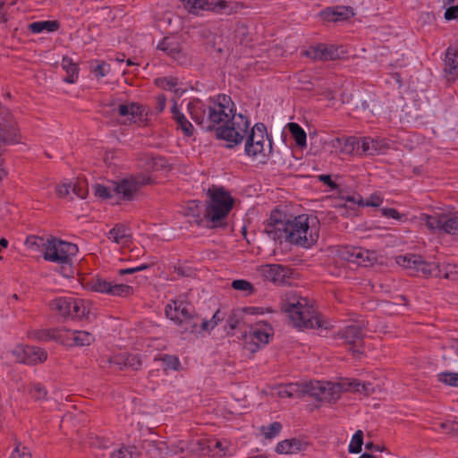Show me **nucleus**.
Instances as JSON below:
<instances>
[{
    "label": "nucleus",
    "mask_w": 458,
    "mask_h": 458,
    "mask_svg": "<svg viewBox=\"0 0 458 458\" xmlns=\"http://www.w3.org/2000/svg\"><path fill=\"white\" fill-rule=\"evenodd\" d=\"M250 125L249 118L242 113L237 114L234 106L227 120L219 126L216 137L226 141L227 148L239 146L245 139L246 156L253 159L267 157L272 152V140L266 126L258 123L249 131Z\"/></svg>",
    "instance_id": "1"
},
{
    "label": "nucleus",
    "mask_w": 458,
    "mask_h": 458,
    "mask_svg": "<svg viewBox=\"0 0 458 458\" xmlns=\"http://www.w3.org/2000/svg\"><path fill=\"white\" fill-rule=\"evenodd\" d=\"M285 215L275 210L271 213L264 232L274 241L286 242L291 244L310 248L318 239V233L314 218L308 215H300L284 219Z\"/></svg>",
    "instance_id": "2"
},
{
    "label": "nucleus",
    "mask_w": 458,
    "mask_h": 458,
    "mask_svg": "<svg viewBox=\"0 0 458 458\" xmlns=\"http://www.w3.org/2000/svg\"><path fill=\"white\" fill-rule=\"evenodd\" d=\"M234 103L231 98L219 94L209 98L206 102L193 98L187 104V110L191 119L204 131L216 134L219 126L227 120L233 111Z\"/></svg>",
    "instance_id": "3"
},
{
    "label": "nucleus",
    "mask_w": 458,
    "mask_h": 458,
    "mask_svg": "<svg viewBox=\"0 0 458 458\" xmlns=\"http://www.w3.org/2000/svg\"><path fill=\"white\" fill-rule=\"evenodd\" d=\"M281 309L288 315L296 327L327 328L313 307L309 305L308 299L299 296L296 293L289 292L285 294L281 303Z\"/></svg>",
    "instance_id": "4"
},
{
    "label": "nucleus",
    "mask_w": 458,
    "mask_h": 458,
    "mask_svg": "<svg viewBox=\"0 0 458 458\" xmlns=\"http://www.w3.org/2000/svg\"><path fill=\"white\" fill-rule=\"evenodd\" d=\"M348 389L344 383H332L326 381H310L290 384L284 393L288 397L309 394L320 401L328 403L336 401L343 390Z\"/></svg>",
    "instance_id": "5"
},
{
    "label": "nucleus",
    "mask_w": 458,
    "mask_h": 458,
    "mask_svg": "<svg viewBox=\"0 0 458 458\" xmlns=\"http://www.w3.org/2000/svg\"><path fill=\"white\" fill-rule=\"evenodd\" d=\"M210 204L206 208L205 217L210 227L225 225V220L232 209L233 199L232 196L223 188L208 190Z\"/></svg>",
    "instance_id": "6"
},
{
    "label": "nucleus",
    "mask_w": 458,
    "mask_h": 458,
    "mask_svg": "<svg viewBox=\"0 0 458 458\" xmlns=\"http://www.w3.org/2000/svg\"><path fill=\"white\" fill-rule=\"evenodd\" d=\"M77 252L78 247L76 244L52 237L49 238V242L47 247H46L43 257L47 261L61 264L63 275L69 277L73 274L72 259Z\"/></svg>",
    "instance_id": "7"
},
{
    "label": "nucleus",
    "mask_w": 458,
    "mask_h": 458,
    "mask_svg": "<svg viewBox=\"0 0 458 458\" xmlns=\"http://www.w3.org/2000/svg\"><path fill=\"white\" fill-rule=\"evenodd\" d=\"M396 263L406 269L410 276L423 277L440 276V266L435 262L425 261L422 257L408 253L395 258Z\"/></svg>",
    "instance_id": "8"
},
{
    "label": "nucleus",
    "mask_w": 458,
    "mask_h": 458,
    "mask_svg": "<svg viewBox=\"0 0 458 458\" xmlns=\"http://www.w3.org/2000/svg\"><path fill=\"white\" fill-rule=\"evenodd\" d=\"M49 305L52 310L64 318L81 319L87 318L89 314L85 301L72 296L57 297L51 301Z\"/></svg>",
    "instance_id": "9"
},
{
    "label": "nucleus",
    "mask_w": 458,
    "mask_h": 458,
    "mask_svg": "<svg viewBox=\"0 0 458 458\" xmlns=\"http://www.w3.org/2000/svg\"><path fill=\"white\" fill-rule=\"evenodd\" d=\"M421 219L431 231H442L448 234H458V212L423 215Z\"/></svg>",
    "instance_id": "10"
},
{
    "label": "nucleus",
    "mask_w": 458,
    "mask_h": 458,
    "mask_svg": "<svg viewBox=\"0 0 458 458\" xmlns=\"http://www.w3.org/2000/svg\"><path fill=\"white\" fill-rule=\"evenodd\" d=\"M190 13H198L199 11H212L215 13H231L235 9V3L232 0H180Z\"/></svg>",
    "instance_id": "11"
},
{
    "label": "nucleus",
    "mask_w": 458,
    "mask_h": 458,
    "mask_svg": "<svg viewBox=\"0 0 458 458\" xmlns=\"http://www.w3.org/2000/svg\"><path fill=\"white\" fill-rule=\"evenodd\" d=\"M151 178L148 175L139 174L121 180L114 188V191L122 196L125 200H131L134 194L143 185L149 184Z\"/></svg>",
    "instance_id": "12"
},
{
    "label": "nucleus",
    "mask_w": 458,
    "mask_h": 458,
    "mask_svg": "<svg viewBox=\"0 0 458 458\" xmlns=\"http://www.w3.org/2000/svg\"><path fill=\"white\" fill-rule=\"evenodd\" d=\"M365 323L363 321L356 322L354 324L345 327L339 332V335L345 343L351 345V350L355 355L361 354V350L364 333Z\"/></svg>",
    "instance_id": "13"
},
{
    "label": "nucleus",
    "mask_w": 458,
    "mask_h": 458,
    "mask_svg": "<svg viewBox=\"0 0 458 458\" xmlns=\"http://www.w3.org/2000/svg\"><path fill=\"white\" fill-rule=\"evenodd\" d=\"M340 257L348 261L360 266H369L377 259L376 251L356 246H344L339 251Z\"/></svg>",
    "instance_id": "14"
},
{
    "label": "nucleus",
    "mask_w": 458,
    "mask_h": 458,
    "mask_svg": "<svg viewBox=\"0 0 458 458\" xmlns=\"http://www.w3.org/2000/svg\"><path fill=\"white\" fill-rule=\"evenodd\" d=\"M12 353L18 362L27 365L42 363L47 358V353L44 349L32 345H18Z\"/></svg>",
    "instance_id": "15"
},
{
    "label": "nucleus",
    "mask_w": 458,
    "mask_h": 458,
    "mask_svg": "<svg viewBox=\"0 0 458 458\" xmlns=\"http://www.w3.org/2000/svg\"><path fill=\"white\" fill-rule=\"evenodd\" d=\"M157 48L171 57L178 64L185 65L190 63V57L181 47L179 39L174 36L165 37Z\"/></svg>",
    "instance_id": "16"
},
{
    "label": "nucleus",
    "mask_w": 458,
    "mask_h": 458,
    "mask_svg": "<svg viewBox=\"0 0 458 458\" xmlns=\"http://www.w3.org/2000/svg\"><path fill=\"white\" fill-rule=\"evenodd\" d=\"M89 284L93 291L113 296L125 297L130 295L133 291L132 287L130 285L123 284H112L111 282L102 278H93Z\"/></svg>",
    "instance_id": "17"
},
{
    "label": "nucleus",
    "mask_w": 458,
    "mask_h": 458,
    "mask_svg": "<svg viewBox=\"0 0 458 458\" xmlns=\"http://www.w3.org/2000/svg\"><path fill=\"white\" fill-rule=\"evenodd\" d=\"M114 111H116L118 115L123 118L121 123L125 125L141 122L144 118L143 106L134 102L119 104Z\"/></svg>",
    "instance_id": "18"
},
{
    "label": "nucleus",
    "mask_w": 458,
    "mask_h": 458,
    "mask_svg": "<svg viewBox=\"0 0 458 458\" xmlns=\"http://www.w3.org/2000/svg\"><path fill=\"white\" fill-rule=\"evenodd\" d=\"M194 308L183 300H172L165 306V316L176 324L182 320L186 315L191 313Z\"/></svg>",
    "instance_id": "19"
},
{
    "label": "nucleus",
    "mask_w": 458,
    "mask_h": 458,
    "mask_svg": "<svg viewBox=\"0 0 458 458\" xmlns=\"http://www.w3.org/2000/svg\"><path fill=\"white\" fill-rule=\"evenodd\" d=\"M444 75L448 82L458 79V50L452 47L445 51Z\"/></svg>",
    "instance_id": "20"
},
{
    "label": "nucleus",
    "mask_w": 458,
    "mask_h": 458,
    "mask_svg": "<svg viewBox=\"0 0 458 458\" xmlns=\"http://www.w3.org/2000/svg\"><path fill=\"white\" fill-rule=\"evenodd\" d=\"M389 148V144L384 139L380 138H361L362 153L369 156L377 155Z\"/></svg>",
    "instance_id": "21"
},
{
    "label": "nucleus",
    "mask_w": 458,
    "mask_h": 458,
    "mask_svg": "<svg viewBox=\"0 0 458 458\" xmlns=\"http://www.w3.org/2000/svg\"><path fill=\"white\" fill-rule=\"evenodd\" d=\"M202 321L203 318H200L199 314H197L194 310H191L189 315H186L184 318L177 323V325L184 331L194 334H199L202 330Z\"/></svg>",
    "instance_id": "22"
},
{
    "label": "nucleus",
    "mask_w": 458,
    "mask_h": 458,
    "mask_svg": "<svg viewBox=\"0 0 458 458\" xmlns=\"http://www.w3.org/2000/svg\"><path fill=\"white\" fill-rule=\"evenodd\" d=\"M267 279L276 284H284L289 274V268L279 264L267 265L263 269Z\"/></svg>",
    "instance_id": "23"
},
{
    "label": "nucleus",
    "mask_w": 458,
    "mask_h": 458,
    "mask_svg": "<svg viewBox=\"0 0 458 458\" xmlns=\"http://www.w3.org/2000/svg\"><path fill=\"white\" fill-rule=\"evenodd\" d=\"M172 119L186 137H191L194 133V128L191 123L186 118L183 113L180 111L177 103L174 102L171 107Z\"/></svg>",
    "instance_id": "24"
},
{
    "label": "nucleus",
    "mask_w": 458,
    "mask_h": 458,
    "mask_svg": "<svg viewBox=\"0 0 458 458\" xmlns=\"http://www.w3.org/2000/svg\"><path fill=\"white\" fill-rule=\"evenodd\" d=\"M339 49L335 46L318 45L311 52H307V55L316 60H335L340 57Z\"/></svg>",
    "instance_id": "25"
},
{
    "label": "nucleus",
    "mask_w": 458,
    "mask_h": 458,
    "mask_svg": "<svg viewBox=\"0 0 458 458\" xmlns=\"http://www.w3.org/2000/svg\"><path fill=\"white\" fill-rule=\"evenodd\" d=\"M142 448L149 458H165L167 443L165 441L145 440Z\"/></svg>",
    "instance_id": "26"
},
{
    "label": "nucleus",
    "mask_w": 458,
    "mask_h": 458,
    "mask_svg": "<svg viewBox=\"0 0 458 458\" xmlns=\"http://www.w3.org/2000/svg\"><path fill=\"white\" fill-rule=\"evenodd\" d=\"M108 239L119 245H127L131 239L130 229L123 225H116L108 233Z\"/></svg>",
    "instance_id": "27"
},
{
    "label": "nucleus",
    "mask_w": 458,
    "mask_h": 458,
    "mask_svg": "<svg viewBox=\"0 0 458 458\" xmlns=\"http://www.w3.org/2000/svg\"><path fill=\"white\" fill-rule=\"evenodd\" d=\"M210 439L199 438L187 443V451L197 455H211Z\"/></svg>",
    "instance_id": "28"
},
{
    "label": "nucleus",
    "mask_w": 458,
    "mask_h": 458,
    "mask_svg": "<svg viewBox=\"0 0 458 458\" xmlns=\"http://www.w3.org/2000/svg\"><path fill=\"white\" fill-rule=\"evenodd\" d=\"M304 444L296 438L285 439L276 445V451L278 454H294L302 450Z\"/></svg>",
    "instance_id": "29"
},
{
    "label": "nucleus",
    "mask_w": 458,
    "mask_h": 458,
    "mask_svg": "<svg viewBox=\"0 0 458 458\" xmlns=\"http://www.w3.org/2000/svg\"><path fill=\"white\" fill-rule=\"evenodd\" d=\"M66 338L72 340L77 346H88L94 341L92 334L87 331H67Z\"/></svg>",
    "instance_id": "30"
},
{
    "label": "nucleus",
    "mask_w": 458,
    "mask_h": 458,
    "mask_svg": "<svg viewBox=\"0 0 458 458\" xmlns=\"http://www.w3.org/2000/svg\"><path fill=\"white\" fill-rule=\"evenodd\" d=\"M62 67L66 72L67 76L64 81L67 83H75L78 79L79 68L70 57H64L62 60Z\"/></svg>",
    "instance_id": "31"
},
{
    "label": "nucleus",
    "mask_w": 458,
    "mask_h": 458,
    "mask_svg": "<svg viewBox=\"0 0 458 458\" xmlns=\"http://www.w3.org/2000/svg\"><path fill=\"white\" fill-rule=\"evenodd\" d=\"M287 127L297 146L300 148L306 147L307 135L305 131L296 123H289Z\"/></svg>",
    "instance_id": "32"
},
{
    "label": "nucleus",
    "mask_w": 458,
    "mask_h": 458,
    "mask_svg": "<svg viewBox=\"0 0 458 458\" xmlns=\"http://www.w3.org/2000/svg\"><path fill=\"white\" fill-rule=\"evenodd\" d=\"M59 28L56 21H35L29 25V29L33 33H41L44 30L53 32Z\"/></svg>",
    "instance_id": "33"
},
{
    "label": "nucleus",
    "mask_w": 458,
    "mask_h": 458,
    "mask_svg": "<svg viewBox=\"0 0 458 458\" xmlns=\"http://www.w3.org/2000/svg\"><path fill=\"white\" fill-rule=\"evenodd\" d=\"M344 383L345 384L346 387H348V389H345L344 391L352 390V391L358 392V393H363L366 395H369L374 391L372 385L369 382L360 383L358 380H353L352 382H348V383L344 382Z\"/></svg>",
    "instance_id": "34"
},
{
    "label": "nucleus",
    "mask_w": 458,
    "mask_h": 458,
    "mask_svg": "<svg viewBox=\"0 0 458 458\" xmlns=\"http://www.w3.org/2000/svg\"><path fill=\"white\" fill-rule=\"evenodd\" d=\"M139 453L135 446L122 445L110 453V458H137Z\"/></svg>",
    "instance_id": "35"
},
{
    "label": "nucleus",
    "mask_w": 458,
    "mask_h": 458,
    "mask_svg": "<svg viewBox=\"0 0 458 458\" xmlns=\"http://www.w3.org/2000/svg\"><path fill=\"white\" fill-rule=\"evenodd\" d=\"M49 242V239H45L40 236L30 235L27 237L25 244L30 249H38L41 250L43 253L46 250V247H47V243Z\"/></svg>",
    "instance_id": "36"
},
{
    "label": "nucleus",
    "mask_w": 458,
    "mask_h": 458,
    "mask_svg": "<svg viewBox=\"0 0 458 458\" xmlns=\"http://www.w3.org/2000/svg\"><path fill=\"white\" fill-rule=\"evenodd\" d=\"M451 281H458V265L445 264L440 266V276Z\"/></svg>",
    "instance_id": "37"
},
{
    "label": "nucleus",
    "mask_w": 458,
    "mask_h": 458,
    "mask_svg": "<svg viewBox=\"0 0 458 458\" xmlns=\"http://www.w3.org/2000/svg\"><path fill=\"white\" fill-rule=\"evenodd\" d=\"M212 447L211 456H223L225 455L229 447V443L226 440L210 439Z\"/></svg>",
    "instance_id": "38"
},
{
    "label": "nucleus",
    "mask_w": 458,
    "mask_h": 458,
    "mask_svg": "<svg viewBox=\"0 0 458 458\" xmlns=\"http://www.w3.org/2000/svg\"><path fill=\"white\" fill-rule=\"evenodd\" d=\"M362 445H363V432L361 430H357L354 433V435L352 436L351 443L348 446L349 453H351V454L360 453Z\"/></svg>",
    "instance_id": "39"
},
{
    "label": "nucleus",
    "mask_w": 458,
    "mask_h": 458,
    "mask_svg": "<svg viewBox=\"0 0 458 458\" xmlns=\"http://www.w3.org/2000/svg\"><path fill=\"white\" fill-rule=\"evenodd\" d=\"M29 394L35 401H40L47 396V389L40 383H32L29 389Z\"/></svg>",
    "instance_id": "40"
},
{
    "label": "nucleus",
    "mask_w": 458,
    "mask_h": 458,
    "mask_svg": "<svg viewBox=\"0 0 458 458\" xmlns=\"http://www.w3.org/2000/svg\"><path fill=\"white\" fill-rule=\"evenodd\" d=\"M160 360L165 370L173 369L177 371L181 368V362L176 356L165 354Z\"/></svg>",
    "instance_id": "41"
},
{
    "label": "nucleus",
    "mask_w": 458,
    "mask_h": 458,
    "mask_svg": "<svg viewBox=\"0 0 458 458\" xmlns=\"http://www.w3.org/2000/svg\"><path fill=\"white\" fill-rule=\"evenodd\" d=\"M157 84L165 90L174 91L178 93V80L173 77H164L157 80Z\"/></svg>",
    "instance_id": "42"
},
{
    "label": "nucleus",
    "mask_w": 458,
    "mask_h": 458,
    "mask_svg": "<svg viewBox=\"0 0 458 458\" xmlns=\"http://www.w3.org/2000/svg\"><path fill=\"white\" fill-rule=\"evenodd\" d=\"M438 381L450 386L458 387V373L442 372L437 375Z\"/></svg>",
    "instance_id": "43"
},
{
    "label": "nucleus",
    "mask_w": 458,
    "mask_h": 458,
    "mask_svg": "<svg viewBox=\"0 0 458 458\" xmlns=\"http://www.w3.org/2000/svg\"><path fill=\"white\" fill-rule=\"evenodd\" d=\"M165 451L166 456L183 454L185 451H187V442L180 440L177 442L171 443L170 445L167 444V448Z\"/></svg>",
    "instance_id": "44"
},
{
    "label": "nucleus",
    "mask_w": 458,
    "mask_h": 458,
    "mask_svg": "<svg viewBox=\"0 0 458 458\" xmlns=\"http://www.w3.org/2000/svg\"><path fill=\"white\" fill-rule=\"evenodd\" d=\"M282 428H283L282 424L278 421H276V422L271 423L267 427L262 426L261 431L265 435L266 438L272 439V438L276 437L280 433V431L282 430Z\"/></svg>",
    "instance_id": "45"
},
{
    "label": "nucleus",
    "mask_w": 458,
    "mask_h": 458,
    "mask_svg": "<svg viewBox=\"0 0 458 458\" xmlns=\"http://www.w3.org/2000/svg\"><path fill=\"white\" fill-rule=\"evenodd\" d=\"M334 10L336 21L347 20L354 15L353 9L349 6H335Z\"/></svg>",
    "instance_id": "46"
},
{
    "label": "nucleus",
    "mask_w": 458,
    "mask_h": 458,
    "mask_svg": "<svg viewBox=\"0 0 458 458\" xmlns=\"http://www.w3.org/2000/svg\"><path fill=\"white\" fill-rule=\"evenodd\" d=\"M72 191L80 199H85L88 194V187L85 181L79 179L72 184Z\"/></svg>",
    "instance_id": "47"
},
{
    "label": "nucleus",
    "mask_w": 458,
    "mask_h": 458,
    "mask_svg": "<svg viewBox=\"0 0 458 458\" xmlns=\"http://www.w3.org/2000/svg\"><path fill=\"white\" fill-rule=\"evenodd\" d=\"M224 319V316L220 314V311L217 310L212 317L211 319L208 320L206 318H203L202 321V330L209 331L212 330L219 321Z\"/></svg>",
    "instance_id": "48"
},
{
    "label": "nucleus",
    "mask_w": 458,
    "mask_h": 458,
    "mask_svg": "<svg viewBox=\"0 0 458 458\" xmlns=\"http://www.w3.org/2000/svg\"><path fill=\"white\" fill-rule=\"evenodd\" d=\"M361 148V139H356L354 137H350L345 140L344 151L346 153H352L355 149Z\"/></svg>",
    "instance_id": "49"
},
{
    "label": "nucleus",
    "mask_w": 458,
    "mask_h": 458,
    "mask_svg": "<svg viewBox=\"0 0 458 458\" xmlns=\"http://www.w3.org/2000/svg\"><path fill=\"white\" fill-rule=\"evenodd\" d=\"M243 314L242 310H233L227 319V324L231 329H235L242 322Z\"/></svg>",
    "instance_id": "50"
},
{
    "label": "nucleus",
    "mask_w": 458,
    "mask_h": 458,
    "mask_svg": "<svg viewBox=\"0 0 458 458\" xmlns=\"http://www.w3.org/2000/svg\"><path fill=\"white\" fill-rule=\"evenodd\" d=\"M108 362L111 365L117 367L119 369L127 368L125 354H118V355L112 356L108 359Z\"/></svg>",
    "instance_id": "51"
},
{
    "label": "nucleus",
    "mask_w": 458,
    "mask_h": 458,
    "mask_svg": "<svg viewBox=\"0 0 458 458\" xmlns=\"http://www.w3.org/2000/svg\"><path fill=\"white\" fill-rule=\"evenodd\" d=\"M110 72V65L105 62H100L93 67V72L97 77H104Z\"/></svg>",
    "instance_id": "52"
},
{
    "label": "nucleus",
    "mask_w": 458,
    "mask_h": 458,
    "mask_svg": "<svg viewBox=\"0 0 458 458\" xmlns=\"http://www.w3.org/2000/svg\"><path fill=\"white\" fill-rule=\"evenodd\" d=\"M250 336L253 341L267 344L268 342L269 335L260 329H253L250 332Z\"/></svg>",
    "instance_id": "53"
},
{
    "label": "nucleus",
    "mask_w": 458,
    "mask_h": 458,
    "mask_svg": "<svg viewBox=\"0 0 458 458\" xmlns=\"http://www.w3.org/2000/svg\"><path fill=\"white\" fill-rule=\"evenodd\" d=\"M232 287L235 290L243 292H251L253 288L250 282L242 279L233 281Z\"/></svg>",
    "instance_id": "54"
},
{
    "label": "nucleus",
    "mask_w": 458,
    "mask_h": 458,
    "mask_svg": "<svg viewBox=\"0 0 458 458\" xmlns=\"http://www.w3.org/2000/svg\"><path fill=\"white\" fill-rule=\"evenodd\" d=\"M126 365L133 370H138L141 367V360L138 355H126Z\"/></svg>",
    "instance_id": "55"
},
{
    "label": "nucleus",
    "mask_w": 458,
    "mask_h": 458,
    "mask_svg": "<svg viewBox=\"0 0 458 458\" xmlns=\"http://www.w3.org/2000/svg\"><path fill=\"white\" fill-rule=\"evenodd\" d=\"M95 195L101 199H109L112 197L111 191L108 188L101 184H96L94 187Z\"/></svg>",
    "instance_id": "56"
},
{
    "label": "nucleus",
    "mask_w": 458,
    "mask_h": 458,
    "mask_svg": "<svg viewBox=\"0 0 458 458\" xmlns=\"http://www.w3.org/2000/svg\"><path fill=\"white\" fill-rule=\"evenodd\" d=\"M381 214L386 217L394 218L396 220H399L403 216V215H401L395 208H382Z\"/></svg>",
    "instance_id": "57"
},
{
    "label": "nucleus",
    "mask_w": 458,
    "mask_h": 458,
    "mask_svg": "<svg viewBox=\"0 0 458 458\" xmlns=\"http://www.w3.org/2000/svg\"><path fill=\"white\" fill-rule=\"evenodd\" d=\"M91 445L98 448V449H103V450H106V449H108L111 447V445H113L111 441H109L108 439H105V438H100V437H97L92 443Z\"/></svg>",
    "instance_id": "58"
},
{
    "label": "nucleus",
    "mask_w": 458,
    "mask_h": 458,
    "mask_svg": "<svg viewBox=\"0 0 458 458\" xmlns=\"http://www.w3.org/2000/svg\"><path fill=\"white\" fill-rule=\"evenodd\" d=\"M320 17L327 21H336L334 7H328L319 13Z\"/></svg>",
    "instance_id": "59"
},
{
    "label": "nucleus",
    "mask_w": 458,
    "mask_h": 458,
    "mask_svg": "<svg viewBox=\"0 0 458 458\" xmlns=\"http://www.w3.org/2000/svg\"><path fill=\"white\" fill-rule=\"evenodd\" d=\"M383 199L378 195H371L369 199L364 201V206L368 207H379L382 203Z\"/></svg>",
    "instance_id": "60"
},
{
    "label": "nucleus",
    "mask_w": 458,
    "mask_h": 458,
    "mask_svg": "<svg viewBox=\"0 0 458 458\" xmlns=\"http://www.w3.org/2000/svg\"><path fill=\"white\" fill-rule=\"evenodd\" d=\"M319 182H322L324 184L327 185L330 189L335 190L338 188V185L332 181L331 176L329 174H320L318 176Z\"/></svg>",
    "instance_id": "61"
},
{
    "label": "nucleus",
    "mask_w": 458,
    "mask_h": 458,
    "mask_svg": "<svg viewBox=\"0 0 458 458\" xmlns=\"http://www.w3.org/2000/svg\"><path fill=\"white\" fill-rule=\"evenodd\" d=\"M9 458H31V454L26 452L25 448L22 451L16 446Z\"/></svg>",
    "instance_id": "62"
},
{
    "label": "nucleus",
    "mask_w": 458,
    "mask_h": 458,
    "mask_svg": "<svg viewBox=\"0 0 458 458\" xmlns=\"http://www.w3.org/2000/svg\"><path fill=\"white\" fill-rule=\"evenodd\" d=\"M458 16V6H451L445 12V18L448 21L454 20Z\"/></svg>",
    "instance_id": "63"
},
{
    "label": "nucleus",
    "mask_w": 458,
    "mask_h": 458,
    "mask_svg": "<svg viewBox=\"0 0 458 458\" xmlns=\"http://www.w3.org/2000/svg\"><path fill=\"white\" fill-rule=\"evenodd\" d=\"M72 189V183H63L59 185L56 189L57 194L60 197H65L70 193V190Z\"/></svg>",
    "instance_id": "64"
}]
</instances>
